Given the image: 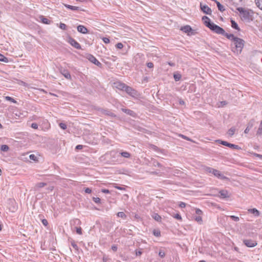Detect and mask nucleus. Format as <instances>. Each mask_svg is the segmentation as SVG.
<instances>
[{
	"label": "nucleus",
	"instance_id": "obj_1",
	"mask_svg": "<svg viewBox=\"0 0 262 262\" xmlns=\"http://www.w3.org/2000/svg\"><path fill=\"white\" fill-rule=\"evenodd\" d=\"M231 36L228 39L233 42L234 47L232 48V51L236 54H240L245 46V41L242 38L235 36L233 34H230Z\"/></svg>",
	"mask_w": 262,
	"mask_h": 262
},
{
	"label": "nucleus",
	"instance_id": "obj_2",
	"mask_svg": "<svg viewBox=\"0 0 262 262\" xmlns=\"http://www.w3.org/2000/svg\"><path fill=\"white\" fill-rule=\"evenodd\" d=\"M236 10L239 13L240 17L243 20L247 22L252 20L254 13L252 10L243 7H238Z\"/></svg>",
	"mask_w": 262,
	"mask_h": 262
},
{
	"label": "nucleus",
	"instance_id": "obj_3",
	"mask_svg": "<svg viewBox=\"0 0 262 262\" xmlns=\"http://www.w3.org/2000/svg\"><path fill=\"white\" fill-rule=\"evenodd\" d=\"M208 28L214 33L222 35L225 36L227 38H229V37L231 36L230 34L226 33L224 29L213 23L212 24H210V26H209Z\"/></svg>",
	"mask_w": 262,
	"mask_h": 262
},
{
	"label": "nucleus",
	"instance_id": "obj_4",
	"mask_svg": "<svg viewBox=\"0 0 262 262\" xmlns=\"http://www.w3.org/2000/svg\"><path fill=\"white\" fill-rule=\"evenodd\" d=\"M205 171L207 173H212L215 177L221 180H227L228 178L224 176L220 171L210 167H206L205 168Z\"/></svg>",
	"mask_w": 262,
	"mask_h": 262
},
{
	"label": "nucleus",
	"instance_id": "obj_5",
	"mask_svg": "<svg viewBox=\"0 0 262 262\" xmlns=\"http://www.w3.org/2000/svg\"><path fill=\"white\" fill-rule=\"evenodd\" d=\"M124 91L134 98L137 97L139 96V93L136 90L128 85L126 86Z\"/></svg>",
	"mask_w": 262,
	"mask_h": 262
},
{
	"label": "nucleus",
	"instance_id": "obj_6",
	"mask_svg": "<svg viewBox=\"0 0 262 262\" xmlns=\"http://www.w3.org/2000/svg\"><path fill=\"white\" fill-rule=\"evenodd\" d=\"M181 30L184 32V33H187L188 35H192L195 34V31L193 30L191 27L189 25H186L183 27H182L181 28Z\"/></svg>",
	"mask_w": 262,
	"mask_h": 262
},
{
	"label": "nucleus",
	"instance_id": "obj_7",
	"mask_svg": "<svg viewBox=\"0 0 262 262\" xmlns=\"http://www.w3.org/2000/svg\"><path fill=\"white\" fill-rule=\"evenodd\" d=\"M87 58L90 62L95 64L98 67L101 68L102 67V63L99 62L93 55L89 54L87 56Z\"/></svg>",
	"mask_w": 262,
	"mask_h": 262
},
{
	"label": "nucleus",
	"instance_id": "obj_8",
	"mask_svg": "<svg viewBox=\"0 0 262 262\" xmlns=\"http://www.w3.org/2000/svg\"><path fill=\"white\" fill-rule=\"evenodd\" d=\"M200 8L204 13L208 15L211 14L212 10L208 6L206 5H203L202 3H200Z\"/></svg>",
	"mask_w": 262,
	"mask_h": 262
},
{
	"label": "nucleus",
	"instance_id": "obj_9",
	"mask_svg": "<svg viewBox=\"0 0 262 262\" xmlns=\"http://www.w3.org/2000/svg\"><path fill=\"white\" fill-rule=\"evenodd\" d=\"M69 42L70 43L71 46H72L77 49H81L80 45L75 39L72 37L69 38Z\"/></svg>",
	"mask_w": 262,
	"mask_h": 262
},
{
	"label": "nucleus",
	"instance_id": "obj_10",
	"mask_svg": "<svg viewBox=\"0 0 262 262\" xmlns=\"http://www.w3.org/2000/svg\"><path fill=\"white\" fill-rule=\"evenodd\" d=\"M243 243L248 247H254L257 245L256 242L252 239H244Z\"/></svg>",
	"mask_w": 262,
	"mask_h": 262
},
{
	"label": "nucleus",
	"instance_id": "obj_11",
	"mask_svg": "<svg viewBox=\"0 0 262 262\" xmlns=\"http://www.w3.org/2000/svg\"><path fill=\"white\" fill-rule=\"evenodd\" d=\"M60 72L66 79L69 80L71 79V74L68 70L64 69H61L60 70Z\"/></svg>",
	"mask_w": 262,
	"mask_h": 262
},
{
	"label": "nucleus",
	"instance_id": "obj_12",
	"mask_svg": "<svg viewBox=\"0 0 262 262\" xmlns=\"http://www.w3.org/2000/svg\"><path fill=\"white\" fill-rule=\"evenodd\" d=\"M220 197L222 199H226L230 197L228 191L227 190L222 189L219 191Z\"/></svg>",
	"mask_w": 262,
	"mask_h": 262
},
{
	"label": "nucleus",
	"instance_id": "obj_13",
	"mask_svg": "<svg viewBox=\"0 0 262 262\" xmlns=\"http://www.w3.org/2000/svg\"><path fill=\"white\" fill-rule=\"evenodd\" d=\"M126 85H127L125 84V83H122L121 82H116L114 83L115 87H116L117 89H118L120 90H122V91H124V89Z\"/></svg>",
	"mask_w": 262,
	"mask_h": 262
},
{
	"label": "nucleus",
	"instance_id": "obj_14",
	"mask_svg": "<svg viewBox=\"0 0 262 262\" xmlns=\"http://www.w3.org/2000/svg\"><path fill=\"white\" fill-rule=\"evenodd\" d=\"M121 111L132 117H135L136 116V113L131 110L122 108Z\"/></svg>",
	"mask_w": 262,
	"mask_h": 262
},
{
	"label": "nucleus",
	"instance_id": "obj_15",
	"mask_svg": "<svg viewBox=\"0 0 262 262\" xmlns=\"http://www.w3.org/2000/svg\"><path fill=\"white\" fill-rule=\"evenodd\" d=\"M77 31L82 34H86L88 32V29L83 25H79L77 27Z\"/></svg>",
	"mask_w": 262,
	"mask_h": 262
},
{
	"label": "nucleus",
	"instance_id": "obj_16",
	"mask_svg": "<svg viewBox=\"0 0 262 262\" xmlns=\"http://www.w3.org/2000/svg\"><path fill=\"white\" fill-rule=\"evenodd\" d=\"M202 20L204 21V24L208 28L212 24L213 22H211L210 18L207 16H204L202 17Z\"/></svg>",
	"mask_w": 262,
	"mask_h": 262
},
{
	"label": "nucleus",
	"instance_id": "obj_17",
	"mask_svg": "<svg viewBox=\"0 0 262 262\" xmlns=\"http://www.w3.org/2000/svg\"><path fill=\"white\" fill-rule=\"evenodd\" d=\"M248 212L253 214L254 216H258L260 214L259 211L256 208L249 209Z\"/></svg>",
	"mask_w": 262,
	"mask_h": 262
},
{
	"label": "nucleus",
	"instance_id": "obj_18",
	"mask_svg": "<svg viewBox=\"0 0 262 262\" xmlns=\"http://www.w3.org/2000/svg\"><path fill=\"white\" fill-rule=\"evenodd\" d=\"M230 21H231V27L233 29H235V30H237L238 31H241V29L238 27V24L234 20L231 19Z\"/></svg>",
	"mask_w": 262,
	"mask_h": 262
},
{
	"label": "nucleus",
	"instance_id": "obj_19",
	"mask_svg": "<svg viewBox=\"0 0 262 262\" xmlns=\"http://www.w3.org/2000/svg\"><path fill=\"white\" fill-rule=\"evenodd\" d=\"M120 154L122 157L125 158H130L131 157V154L129 152L126 151L121 150L120 152Z\"/></svg>",
	"mask_w": 262,
	"mask_h": 262
},
{
	"label": "nucleus",
	"instance_id": "obj_20",
	"mask_svg": "<svg viewBox=\"0 0 262 262\" xmlns=\"http://www.w3.org/2000/svg\"><path fill=\"white\" fill-rule=\"evenodd\" d=\"M102 113L105 115L111 116L112 117H115L116 116L115 114L107 110H103L102 111Z\"/></svg>",
	"mask_w": 262,
	"mask_h": 262
},
{
	"label": "nucleus",
	"instance_id": "obj_21",
	"mask_svg": "<svg viewBox=\"0 0 262 262\" xmlns=\"http://www.w3.org/2000/svg\"><path fill=\"white\" fill-rule=\"evenodd\" d=\"M39 18H40L41 22L45 24L49 25L51 23V20L43 16H40Z\"/></svg>",
	"mask_w": 262,
	"mask_h": 262
},
{
	"label": "nucleus",
	"instance_id": "obj_22",
	"mask_svg": "<svg viewBox=\"0 0 262 262\" xmlns=\"http://www.w3.org/2000/svg\"><path fill=\"white\" fill-rule=\"evenodd\" d=\"M64 5L67 8L73 11L79 10V8L78 7L73 6L68 4H64Z\"/></svg>",
	"mask_w": 262,
	"mask_h": 262
},
{
	"label": "nucleus",
	"instance_id": "obj_23",
	"mask_svg": "<svg viewBox=\"0 0 262 262\" xmlns=\"http://www.w3.org/2000/svg\"><path fill=\"white\" fill-rule=\"evenodd\" d=\"M215 3L217 5L218 9L221 12H223L225 10V9L224 8V7L218 1H215Z\"/></svg>",
	"mask_w": 262,
	"mask_h": 262
},
{
	"label": "nucleus",
	"instance_id": "obj_24",
	"mask_svg": "<svg viewBox=\"0 0 262 262\" xmlns=\"http://www.w3.org/2000/svg\"><path fill=\"white\" fill-rule=\"evenodd\" d=\"M152 217L157 222H160L161 220V217L157 213H154Z\"/></svg>",
	"mask_w": 262,
	"mask_h": 262
},
{
	"label": "nucleus",
	"instance_id": "obj_25",
	"mask_svg": "<svg viewBox=\"0 0 262 262\" xmlns=\"http://www.w3.org/2000/svg\"><path fill=\"white\" fill-rule=\"evenodd\" d=\"M47 185V183L45 182H40L35 184V188L37 189L39 188H42Z\"/></svg>",
	"mask_w": 262,
	"mask_h": 262
},
{
	"label": "nucleus",
	"instance_id": "obj_26",
	"mask_svg": "<svg viewBox=\"0 0 262 262\" xmlns=\"http://www.w3.org/2000/svg\"><path fill=\"white\" fill-rule=\"evenodd\" d=\"M194 220L196 221L199 224H202V218L200 215H195L193 216Z\"/></svg>",
	"mask_w": 262,
	"mask_h": 262
},
{
	"label": "nucleus",
	"instance_id": "obj_27",
	"mask_svg": "<svg viewBox=\"0 0 262 262\" xmlns=\"http://www.w3.org/2000/svg\"><path fill=\"white\" fill-rule=\"evenodd\" d=\"M216 142H217L219 144H221L222 145H223L224 146H227L228 147L229 145V142H227V141H223L222 140H217L216 141Z\"/></svg>",
	"mask_w": 262,
	"mask_h": 262
},
{
	"label": "nucleus",
	"instance_id": "obj_28",
	"mask_svg": "<svg viewBox=\"0 0 262 262\" xmlns=\"http://www.w3.org/2000/svg\"><path fill=\"white\" fill-rule=\"evenodd\" d=\"M9 147L7 145L4 144L1 146V150L4 152H7L9 150Z\"/></svg>",
	"mask_w": 262,
	"mask_h": 262
},
{
	"label": "nucleus",
	"instance_id": "obj_29",
	"mask_svg": "<svg viewBox=\"0 0 262 262\" xmlns=\"http://www.w3.org/2000/svg\"><path fill=\"white\" fill-rule=\"evenodd\" d=\"M182 76L179 73H174L173 74V78L176 81H178L181 79Z\"/></svg>",
	"mask_w": 262,
	"mask_h": 262
},
{
	"label": "nucleus",
	"instance_id": "obj_30",
	"mask_svg": "<svg viewBox=\"0 0 262 262\" xmlns=\"http://www.w3.org/2000/svg\"><path fill=\"white\" fill-rule=\"evenodd\" d=\"M256 135L258 136H261L262 135V120L260 122L259 126L258 128V130L256 133Z\"/></svg>",
	"mask_w": 262,
	"mask_h": 262
},
{
	"label": "nucleus",
	"instance_id": "obj_31",
	"mask_svg": "<svg viewBox=\"0 0 262 262\" xmlns=\"http://www.w3.org/2000/svg\"><path fill=\"white\" fill-rule=\"evenodd\" d=\"M117 215L119 217L125 219L127 217L126 215L123 212H119L117 213Z\"/></svg>",
	"mask_w": 262,
	"mask_h": 262
},
{
	"label": "nucleus",
	"instance_id": "obj_32",
	"mask_svg": "<svg viewBox=\"0 0 262 262\" xmlns=\"http://www.w3.org/2000/svg\"><path fill=\"white\" fill-rule=\"evenodd\" d=\"M0 61L7 63V62H8L9 60H8V58L5 57L3 55L0 54Z\"/></svg>",
	"mask_w": 262,
	"mask_h": 262
},
{
	"label": "nucleus",
	"instance_id": "obj_33",
	"mask_svg": "<svg viewBox=\"0 0 262 262\" xmlns=\"http://www.w3.org/2000/svg\"><path fill=\"white\" fill-rule=\"evenodd\" d=\"M152 233L156 237H160L161 236V232L158 229H154L152 231Z\"/></svg>",
	"mask_w": 262,
	"mask_h": 262
},
{
	"label": "nucleus",
	"instance_id": "obj_34",
	"mask_svg": "<svg viewBox=\"0 0 262 262\" xmlns=\"http://www.w3.org/2000/svg\"><path fill=\"white\" fill-rule=\"evenodd\" d=\"M254 124V120H251L249 121L247 124V127L248 128V129H251L253 127Z\"/></svg>",
	"mask_w": 262,
	"mask_h": 262
},
{
	"label": "nucleus",
	"instance_id": "obj_35",
	"mask_svg": "<svg viewBox=\"0 0 262 262\" xmlns=\"http://www.w3.org/2000/svg\"><path fill=\"white\" fill-rule=\"evenodd\" d=\"M256 6L262 10V0H255Z\"/></svg>",
	"mask_w": 262,
	"mask_h": 262
},
{
	"label": "nucleus",
	"instance_id": "obj_36",
	"mask_svg": "<svg viewBox=\"0 0 262 262\" xmlns=\"http://www.w3.org/2000/svg\"><path fill=\"white\" fill-rule=\"evenodd\" d=\"M229 148H232V149H239L241 148L237 145H235L232 143H229V145L228 146Z\"/></svg>",
	"mask_w": 262,
	"mask_h": 262
},
{
	"label": "nucleus",
	"instance_id": "obj_37",
	"mask_svg": "<svg viewBox=\"0 0 262 262\" xmlns=\"http://www.w3.org/2000/svg\"><path fill=\"white\" fill-rule=\"evenodd\" d=\"M235 129L234 127H231L228 130V134L230 136H232L235 133Z\"/></svg>",
	"mask_w": 262,
	"mask_h": 262
},
{
	"label": "nucleus",
	"instance_id": "obj_38",
	"mask_svg": "<svg viewBox=\"0 0 262 262\" xmlns=\"http://www.w3.org/2000/svg\"><path fill=\"white\" fill-rule=\"evenodd\" d=\"M153 164L155 166H157L158 167H159V168L162 167V165L155 160L154 161Z\"/></svg>",
	"mask_w": 262,
	"mask_h": 262
},
{
	"label": "nucleus",
	"instance_id": "obj_39",
	"mask_svg": "<svg viewBox=\"0 0 262 262\" xmlns=\"http://www.w3.org/2000/svg\"><path fill=\"white\" fill-rule=\"evenodd\" d=\"M158 254H159V256L160 257H161V258H163L165 256V252L164 251H163L162 250H159Z\"/></svg>",
	"mask_w": 262,
	"mask_h": 262
},
{
	"label": "nucleus",
	"instance_id": "obj_40",
	"mask_svg": "<svg viewBox=\"0 0 262 262\" xmlns=\"http://www.w3.org/2000/svg\"><path fill=\"white\" fill-rule=\"evenodd\" d=\"M59 28L62 30H67V26L66 24L60 23L59 24Z\"/></svg>",
	"mask_w": 262,
	"mask_h": 262
},
{
	"label": "nucleus",
	"instance_id": "obj_41",
	"mask_svg": "<svg viewBox=\"0 0 262 262\" xmlns=\"http://www.w3.org/2000/svg\"><path fill=\"white\" fill-rule=\"evenodd\" d=\"M229 217H230L231 219H232L233 221L235 222H238L239 220V217L235 215H230Z\"/></svg>",
	"mask_w": 262,
	"mask_h": 262
},
{
	"label": "nucleus",
	"instance_id": "obj_42",
	"mask_svg": "<svg viewBox=\"0 0 262 262\" xmlns=\"http://www.w3.org/2000/svg\"><path fill=\"white\" fill-rule=\"evenodd\" d=\"M29 158H30V159L31 160H33V161H37V157H36L35 155H33V154L30 155L29 156Z\"/></svg>",
	"mask_w": 262,
	"mask_h": 262
},
{
	"label": "nucleus",
	"instance_id": "obj_43",
	"mask_svg": "<svg viewBox=\"0 0 262 262\" xmlns=\"http://www.w3.org/2000/svg\"><path fill=\"white\" fill-rule=\"evenodd\" d=\"M76 233L79 235L82 234V229L81 227H75Z\"/></svg>",
	"mask_w": 262,
	"mask_h": 262
},
{
	"label": "nucleus",
	"instance_id": "obj_44",
	"mask_svg": "<svg viewBox=\"0 0 262 262\" xmlns=\"http://www.w3.org/2000/svg\"><path fill=\"white\" fill-rule=\"evenodd\" d=\"M6 99L8 101H10L14 103H16V101L14 100L13 98L9 97V96H6L5 97Z\"/></svg>",
	"mask_w": 262,
	"mask_h": 262
},
{
	"label": "nucleus",
	"instance_id": "obj_45",
	"mask_svg": "<svg viewBox=\"0 0 262 262\" xmlns=\"http://www.w3.org/2000/svg\"><path fill=\"white\" fill-rule=\"evenodd\" d=\"M60 127L62 129H66L67 127V124L64 123H60L59 124Z\"/></svg>",
	"mask_w": 262,
	"mask_h": 262
},
{
	"label": "nucleus",
	"instance_id": "obj_46",
	"mask_svg": "<svg viewBox=\"0 0 262 262\" xmlns=\"http://www.w3.org/2000/svg\"><path fill=\"white\" fill-rule=\"evenodd\" d=\"M179 137H181L182 138L185 139L187 141H191V140L189 137H188L184 135L180 134Z\"/></svg>",
	"mask_w": 262,
	"mask_h": 262
},
{
	"label": "nucleus",
	"instance_id": "obj_47",
	"mask_svg": "<svg viewBox=\"0 0 262 262\" xmlns=\"http://www.w3.org/2000/svg\"><path fill=\"white\" fill-rule=\"evenodd\" d=\"M116 47L117 48V49H121L123 48V45L122 43L121 42H119V43H117L116 45Z\"/></svg>",
	"mask_w": 262,
	"mask_h": 262
},
{
	"label": "nucleus",
	"instance_id": "obj_48",
	"mask_svg": "<svg viewBox=\"0 0 262 262\" xmlns=\"http://www.w3.org/2000/svg\"><path fill=\"white\" fill-rule=\"evenodd\" d=\"M93 201L97 204L100 203L101 202V199L99 198H93Z\"/></svg>",
	"mask_w": 262,
	"mask_h": 262
},
{
	"label": "nucleus",
	"instance_id": "obj_49",
	"mask_svg": "<svg viewBox=\"0 0 262 262\" xmlns=\"http://www.w3.org/2000/svg\"><path fill=\"white\" fill-rule=\"evenodd\" d=\"M71 245L72 246V247L75 249L76 250H78V246L77 245V244L75 243V242H71Z\"/></svg>",
	"mask_w": 262,
	"mask_h": 262
},
{
	"label": "nucleus",
	"instance_id": "obj_50",
	"mask_svg": "<svg viewBox=\"0 0 262 262\" xmlns=\"http://www.w3.org/2000/svg\"><path fill=\"white\" fill-rule=\"evenodd\" d=\"M195 214H196V215H200L201 214H202V211L201 210H200V209H195Z\"/></svg>",
	"mask_w": 262,
	"mask_h": 262
},
{
	"label": "nucleus",
	"instance_id": "obj_51",
	"mask_svg": "<svg viewBox=\"0 0 262 262\" xmlns=\"http://www.w3.org/2000/svg\"><path fill=\"white\" fill-rule=\"evenodd\" d=\"M174 217L178 220H181L182 217L180 214L177 213L174 215Z\"/></svg>",
	"mask_w": 262,
	"mask_h": 262
},
{
	"label": "nucleus",
	"instance_id": "obj_52",
	"mask_svg": "<svg viewBox=\"0 0 262 262\" xmlns=\"http://www.w3.org/2000/svg\"><path fill=\"white\" fill-rule=\"evenodd\" d=\"M41 222L42 224L45 226H47L48 225V222L46 219L42 220Z\"/></svg>",
	"mask_w": 262,
	"mask_h": 262
},
{
	"label": "nucleus",
	"instance_id": "obj_53",
	"mask_svg": "<svg viewBox=\"0 0 262 262\" xmlns=\"http://www.w3.org/2000/svg\"><path fill=\"white\" fill-rule=\"evenodd\" d=\"M103 42L105 43H108L110 42V39L107 37H103L102 38Z\"/></svg>",
	"mask_w": 262,
	"mask_h": 262
},
{
	"label": "nucleus",
	"instance_id": "obj_54",
	"mask_svg": "<svg viewBox=\"0 0 262 262\" xmlns=\"http://www.w3.org/2000/svg\"><path fill=\"white\" fill-rule=\"evenodd\" d=\"M147 67L149 68H152L154 67V63L151 62L147 63Z\"/></svg>",
	"mask_w": 262,
	"mask_h": 262
},
{
	"label": "nucleus",
	"instance_id": "obj_55",
	"mask_svg": "<svg viewBox=\"0 0 262 262\" xmlns=\"http://www.w3.org/2000/svg\"><path fill=\"white\" fill-rule=\"evenodd\" d=\"M84 192L86 193H90L92 192V190L90 188H85L84 189Z\"/></svg>",
	"mask_w": 262,
	"mask_h": 262
},
{
	"label": "nucleus",
	"instance_id": "obj_56",
	"mask_svg": "<svg viewBox=\"0 0 262 262\" xmlns=\"http://www.w3.org/2000/svg\"><path fill=\"white\" fill-rule=\"evenodd\" d=\"M111 249L113 251L116 252L117 250L118 247L116 245H114L112 246Z\"/></svg>",
	"mask_w": 262,
	"mask_h": 262
},
{
	"label": "nucleus",
	"instance_id": "obj_57",
	"mask_svg": "<svg viewBox=\"0 0 262 262\" xmlns=\"http://www.w3.org/2000/svg\"><path fill=\"white\" fill-rule=\"evenodd\" d=\"M31 127L34 129H37L38 128V124L36 123H33L31 124Z\"/></svg>",
	"mask_w": 262,
	"mask_h": 262
},
{
	"label": "nucleus",
	"instance_id": "obj_58",
	"mask_svg": "<svg viewBox=\"0 0 262 262\" xmlns=\"http://www.w3.org/2000/svg\"><path fill=\"white\" fill-rule=\"evenodd\" d=\"M101 191L104 193H110V191L106 189H102Z\"/></svg>",
	"mask_w": 262,
	"mask_h": 262
},
{
	"label": "nucleus",
	"instance_id": "obj_59",
	"mask_svg": "<svg viewBox=\"0 0 262 262\" xmlns=\"http://www.w3.org/2000/svg\"><path fill=\"white\" fill-rule=\"evenodd\" d=\"M83 148V145H77L76 147H75V149L76 150H80V149H82Z\"/></svg>",
	"mask_w": 262,
	"mask_h": 262
},
{
	"label": "nucleus",
	"instance_id": "obj_60",
	"mask_svg": "<svg viewBox=\"0 0 262 262\" xmlns=\"http://www.w3.org/2000/svg\"><path fill=\"white\" fill-rule=\"evenodd\" d=\"M151 148L152 149H153L154 150H156V151H158L159 148L156 145H151Z\"/></svg>",
	"mask_w": 262,
	"mask_h": 262
},
{
	"label": "nucleus",
	"instance_id": "obj_61",
	"mask_svg": "<svg viewBox=\"0 0 262 262\" xmlns=\"http://www.w3.org/2000/svg\"><path fill=\"white\" fill-rule=\"evenodd\" d=\"M179 206L181 208H184L186 206V204L184 202H180Z\"/></svg>",
	"mask_w": 262,
	"mask_h": 262
},
{
	"label": "nucleus",
	"instance_id": "obj_62",
	"mask_svg": "<svg viewBox=\"0 0 262 262\" xmlns=\"http://www.w3.org/2000/svg\"><path fill=\"white\" fill-rule=\"evenodd\" d=\"M142 254V252L141 251H136V254L137 256H140Z\"/></svg>",
	"mask_w": 262,
	"mask_h": 262
},
{
	"label": "nucleus",
	"instance_id": "obj_63",
	"mask_svg": "<svg viewBox=\"0 0 262 262\" xmlns=\"http://www.w3.org/2000/svg\"><path fill=\"white\" fill-rule=\"evenodd\" d=\"M254 156L258 157L260 159L262 160V155L258 154H254Z\"/></svg>",
	"mask_w": 262,
	"mask_h": 262
},
{
	"label": "nucleus",
	"instance_id": "obj_64",
	"mask_svg": "<svg viewBox=\"0 0 262 262\" xmlns=\"http://www.w3.org/2000/svg\"><path fill=\"white\" fill-rule=\"evenodd\" d=\"M168 64L171 67H174L175 66V63L172 62H168Z\"/></svg>",
	"mask_w": 262,
	"mask_h": 262
}]
</instances>
